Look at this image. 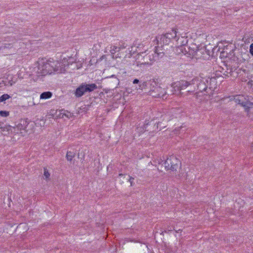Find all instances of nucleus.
Instances as JSON below:
<instances>
[{
    "label": "nucleus",
    "instance_id": "f3484780",
    "mask_svg": "<svg viewBox=\"0 0 253 253\" xmlns=\"http://www.w3.org/2000/svg\"><path fill=\"white\" fill-rule=\"evenodd\" d=\"M27 126V122L24 121H21L20 123L16 126V128L18 130L20 131L24 130L25 129Z\"/></svg>",
    "mask_w": 253,
    "mask_h": 253
},
{
    "label": "nucleus",
    "instance_id": "2f4dec72",
    "mask_svg": "<svg viewBox=\"0 0 253 253\" xmlns=\"http://www.w3.org/2000/svg\"><path fill=\"white\" fill-rule=\"evenodd\" d=\"M105 57V55L102 56V58H104Z\"/></svg>",
    "mask_w": 253,
    "mask_h": 253
},
{
    "label": "nucleus",
    "instance_id": "c85d7f7f",
    "mask_svg": "<svg viewBox=\"0 0 253 253\" xmlns=\"http://www.w3.org/2000/svg\"><path fill=\"white\" fill-rule=\"evenodd\" d=\"M10 127V126H5L3 127H1V129L2 131H4L5 129H6L7 130H8V128Z\"/></svg>",
    "mask_w": 253,
    "mask_h": 253
},
{
    "label": "nucleus",
    "instance_id": "bb28decb",
    "mask_svg": "<svg viewBox=\"0 0 253 253\" xmlns=\"http://www.w3.org/2000/svg\"><path fill=\"white\" fill-rule=\"evenodd\" d=\"M129 181L130 183V185L132 186V183H133V180L134 178L131 176H129Z\"/></svg>",
    "mask_w": 253,
    "mask_h": 253
},
{
    "label": "nucleus",
    "instance_id": "aec40b11",
    "mask_svg": "<svg viewBox=\"0 0 253 253\" xmlns=\"http://www.w3.org/2000/svg\"><path fill=\"white\" fill-rule=\"evenodd\" d=\"M10 96L8 94H4L0 97V103L9 99Z\"/></svg>",
    "mask_w": 253,
    "mask_h": 253
},
{
    "label": "nucleus",
    "instance_id": "cd10ccee",
    "mask_svg": "<svg viewBox=\"0 0 253 253\" xmlns=\"http://www.w3.org/2000/svg\"><path fill=\"white\" fill-rule=\"evenodd\" d=\"M139 83V81L138 80V79H134L133 81V84H137Z\"/></svg>",
    "mask_w": 253,
    "mask_h": 253
},
{
    "label": "nucleus",
    "instance_id": "412c9836",
    "mask_svg": "<svg viewBox=\"0 0 253 253\" xmlns=\"http://www.w3.org/2000/svg\"><path fill=\"white\" fill-rule=\"evenodd\" d=\"M9 115V112L6 111H0V116L2 117H6Z\"/></svg>",
    "mask_w": 253,
    "mask_h": 253
},
{
    "label": "nucleus",
    "instance_id": "1a4fd4ad",
    "mask_svg": "<svg viewBox=\"0 0 253 253\" xmlns=\"http://www.w3.org/2000/svg\"><path fill=\"white\" fill-rule=\"evenodd\" d=\"M97 88V86L94 84H82L80 85L75 91L76 96L79 97L83 95L86 92H91Z\"/></svg>",
    "mask_w": 253,
    "mask_h": 253
},
{
    "label": "nucleus",
    "instance_id": "4468645a",
    "mask_svg": "<svg viewBox=\"0 0 253 253\" xmlns=\"http://www.w3.org/2000/svg\"><path fill=\"white\" fill-rule=\"evenodd\" d=\"M161 53V52H160V53H158V52H157V53L155 52V55L152 54V56L150 55H148V54H145L144 56H145V60H148V64H150L151 62H152L155 60V57L156 56V55H157V56H159Z\"/></svg>",
    "mask_w": 253,
    "mask_h": 253
},
{
    "label": "nucleus",
    "instance_id": "9d476101",
    "mask_svg": "<svg viewBox=\"0 0 253 253\" xmlns=\"http://www.w3.org/2000/svg\"><path fill=\"white\" fill-rule=\"evenodd\" d=\"M125 46H112L110 49V52L113 58H120L122 57L123 50L125 49Z\"/></svg>",
    "mask_w": 253,
    "mask_h": 253
},
{
    "label": "nucleus",
    "instance_id": "5701e85b",
    "mask_svg": "<svg viewBox=\"0 0 253 253\" xmlns=\"http://www.w3.org/2000/svg\"><path fill=\"white\" fill-rule=\"evenodd\" d=\"M172 87L174 90L173 92V94H176L177 91H179L180 94H181V92H180L181 90H178L177 87L174 86V83L172 84Z\"/></svg>",
    "mask_w": 253,
    "mask_h": 253
},
{
    "label": "nucleus",
    "instance_id": "f8f14e48",
    "mask_svg": "<svg viewBox=\"0 0 253 253\" xmlns=\"http://www.w3.org/2000/svg\"><path fill=\"white\" fill-rule=\"evenodd\" d=\"M198 89L200 92H203V91L205 92L204 93L205 95H211V88H208L207 86L205 83L204 81H201L198 84Z\"/></svg>",
    "mask_w": 253,
    "mask_h": 253
},
{
    "label": "nucleus",
    "instance_id": "a211bd4d",
    "mask_svg": "<svg viewBox=\"0 0 253 253\" xmlns=\"http://www.w3.org/2000/svg\"><path fill=\"white\" fill-rule=\"evenodd\" d=\"M25 73V69L24 68H21L17 73V76L18 78L22 79L24 78V74Z\"/></svg>",
    "mask_w": 253,
    "mask_h": 253
},
{
    "label": "nucleus",
    "instance_id": "ddd939ff",
    "mask_svg": "<svg viewBox=\"0 0 253 253\" xmlns=\"http://www.w3.org/2000/svg\"><path fill=\"white\" fill-rule=\"evenodd\" d=\"M189 84L185 81H181L180 82L174 83V86L177 87L178 90H182L185 89Z\"/></svg>",
    "mask_w": 253,
    "mask_h": 253
},
{
    "label": "nucleus",
    "instance_id": "0eeeda50",
    "mask_svg": "<svg viewBox=\"0 0 253 253\" xmlns=\"http://www.w3.org/2000/svg\"><path fill=\"white\" fill-rule=\"evenodd\" d=\"M163 165L167 170L174 171L180 165V161L176 156L171 155L167 159Z\"/></svg>",
    "mask_w": 253,
    "mask_h": 253
},
{
    "label": "nucleus",
    "instance_id": "4be33fe9",
    "mask_svg": "<svg viewBox=\"0 0 253 253\" xmlns=\"http://www.w3.org/2000/svg\"><path fill=\"white\" fill-rule=\"evenodd\" d=\"M43 175L46 179H48L49 178L50 174L49 172L48 171V170H47V169L45 168L44 169Z\"/></svg>",
    "mask_w": 253,
    "mask_h": 253
},
{
    "label": "nucleus",
    "instance_id": "6ab92c4d",
    "mask_svg": "<svg viewBox=\"0 0 253 253\" xmlns=\"http://www.w3.org/2000/svg\"><path fill=\"white\" fill-rule=\"evenodd\" d=\"M75 154L71 151H68L66 154V158L68 161H72L73 158L75 157Z\"/></svg>",
    "mask_w": 253,
    "mask_h": 253
},
{
    "label": "nucleus",
    "instance_id": "473e14b6",
    "mask_svg": "<svg viewBox=\"0 0 253 253\" xmlns=\"http://www.w3.org/2000/svg\"><path fill=\"white\" fill-rule=\"evenodd\" d=\"M249 117H251V115H249Z\"/></svg>",
    "mask_w": 253,
    "mask_h": 253
},
{
    "label": "nucleus",
    "instance_id": "7ed1b4c3",
    "mask_svg": "<svg viewBox=\"0 0 253 253\" xmlns=\"http://www.w3.org/2000/svg\"><path fill=\"white\" fill-rule=\"evenodd\" d=\"M75 59L73 57H62L59 60H54L55 72L57 73H61L65 72L70 65L75 62Z\"/></svg>",
    "mask_w": 253,
    "mask_h": 253
},
{
    "label": "nucleus",
    "instance_id": "7c9ffc66",
    "mask_svg": "<svg viewBox=\"0 0 253 253\" xmlns=\"http://www.w3.org/2000/svg\"><path fill=\"white\" fill-rule=\"evenodd\" d=\"M123 175V174H119V176H122Z\"/></svg>",
    "mask_w": 253,
    "mask_h": 253
},
{
    "label": "nucleus",
    "instance_id": "c756f323",
    "mask_svg": "<svg viewBox=\"0 0 253 253\" xmlns=\"http://www.w3.org/2000/svg\"><path fill=\"white\" fill-rule=\"evenodd\" d=\"M198 81V79H195L193 80V82H194V84H195V82L197 83Z\"/></svg>",
    "mask_w": 253,
    "mask_h": 253
},
{
    "label": "nucleus",
    "instance_id": "b1692460",
    "mask_svg": "<svg viewBox=\"0 0 253 253\" xmlns=\"http://www.w3.org/2000/svg\"><path fill=\"white\" fill-rule=\"evenodd\" d=\"M145 83H143L142 84H140L139 85H138V87H136V89H140V90H142L143 89V86L144 85Z\"/></svg>",
    "mask_w": 253,
    "mask_h": 253
},
{
    "label": "nucleus",
    "instance_id": "f257e3e1",
    "mask_svg": "<svg viewBox=\"0 0 253 253\" xmlns=\"http://www.w3.org/2000/svg\"><path fill=\"white\" fill-rule=\"evenodd\" d=\"M30 72L37 76H43L55 73L54 59L45 58H39L30 68Z\"/></svg>",
    "mask_w": 253,
    "mask_h": 253
},
{
    "label": "nucleus",
    "instance_id": "20e7f679",
    "mask_svg": "<svg viewBox=\"0 0 253 253\" xmlns=\"http://www.w3.org/2000/svg\"><path fill=\"white\" fill-rule=\"evenodd\" d=\"M188 51L187 56L196 59L204 58L208 55L207 49L204 46H198L195 43H191L189 47H187Z\"/></svg>",
    "mask_w": 253,
    "mask_h": 253
},
{
    "label": "nucleus",
    "instance_id": "6e6552de",
    "mask_svg": "<svg viewBox=\"0 0 253 253\" xmlns=\"http://www.w3.org/2000/svg\"><path fill=\"white\" fill-rule=\"evenodd\" d=\"M230 100L234 101L235 103L241 104L247 112L249 111V109L253 108V103L251 102L248 98L242 95L235 96Z\"/></svg>",
    "mask_w": 253,
    "mask_h": 253
},
{
    "label": "nucleus",
    "instance_id": "dca6fc26",
    "mask_svg": "<svg viewBox=\"0 0 253 253\" xmlns=\"http://www.w3.org/2000/svg\"><path fill=\"white\" fill-rule=\"evenodd\" d=\"M52 96V93L49 91L44 92L40 95V99H46L51 98Z\"/></svg>",
    "mask_w": 253,
    "mask_h": 253
},
{
    "label": "nucleus",
    "instance_id": "2eb2a0df",
    "mask_svg": "<svg viewBox=\"0 0 253 253\" xmlns=\"http://www.w3.org/2000/svg\"><path fill=\"white\" fill-rule=\"evenodd\" d=\"M15 41V40L14 39H12V40L10 41L11 42H12L4 43L2 46L0 47V51L3 50L5 49H7V48H8V49L11 48L13 47V43Z\"/></svg>",
    "mask_w": 253,
    "mask_h": 253
},
{
    "label": "nucleus",
    "instance_id": "39448f33",
    "mask_svg": "<svg viewBox=\"0 0 253 253\" xmlns=\"http://www.w3.org/2000/svg\"><path fill=\"white\" fill-rule=\"evenodd\" d=\"M176 30L173 29L170 32L157 36L156 38L155 41L158 45L156 47L155 53H157L158 48L168 45L171 42L172 39L176 37Z\"/></svg>",
    "mask_w": 253,
    "mask_h": 253
},
{
    "label": "nucleus",
    "instance_id": "9b49d317",
    "mask_svg": "<svg viewBox=\"0 0 253 253\" xmlns=\"http://www.w3.org/2000/svg\"><path fill=\"white\" fill-rule=\"evenodd\" d=\"M151 94L155 97L166 98V92L164 89L160 86L156 87L154 90L151 91Z\"/></svg>",
    "mask_w": 253,
    "mask_h": 253
},
{
    "label": "nucleus",
    "instance_id": "423d86ee",
    "mask_svg": "<svg viewBox=\"0 0 253 253\" xmlns=\"http://www.w3.org/2000/svg\"><path fill=\"white\" fill-rule=\"evenodd\" d=\"M173 40L176 42L175 52L178 54H183L186 55L188 51L187 47H189L186 45L188 43L187 38L183 36L178 37L176 36V38H174Z\"/></svg>",
    "mask_w": 253,
    "mask_h": 253
},
{
    "label": "nucleus",
    "instance_id": "393cba45",
    "mask_svg": "<svg viewBox=\"0 0 253 253\" xmlns=\"http://www.w3.org/2000/svg\"><path fill=\"white\" fill-rule=\"evenodd\" d=\"M16 79L15 80H11L8 81V84H10V85H12L13 84H14L16 82Z\"/></svg>",
    "mask_w": 253,
    "mask_h": 253
},
{
    "label": "nucleus",
    "instance_id": "a878e982",
    "mask_svg": "<svg viewBox=\"0 0 253 253\" xmlns=\"http://www.w3.org/2000/svg\"><path fill=\"white\" fill-rule=\"evenodd\" d=\"M250 52L253 56V43L250 45Z\"/></svg>",
    "mask_w": 253,
    "mask_h": 253
},
{
    "label": "nucleus",
    "instance_id": "f03ea898",
    "mask_svg": "<svg viewBox=\"0 0 253 253\" xmlns=\"http://www.w3.org/2000/svg\"><path fill=\"white\" fill-rule=\"evenodd\" d=\"M148 46H146L143 43H140L136 47L132 46L131 50H129L130 52H136L138 54L135 56V64L137 66H141L142 65L148 64V60H146L144 56V53L147 51Z\"/></svg>",
    "mask_w": 253,
    "mask_h": 253
}]
</instances>
